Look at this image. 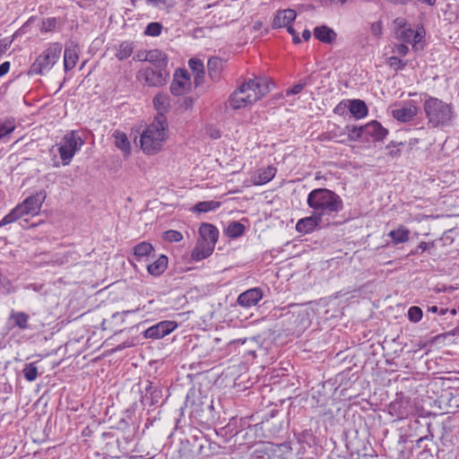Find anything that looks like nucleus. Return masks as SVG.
I'll return each mask as SVG.
<instances>
[{
	"label": "nucleus",
	"instance_id": "51",
	"mask_svg": "<svg viewBox=\"0 0 459 459\" xmlns=\"http://www.w3.org/2000/svg\"><path fill=\"white\" fill-rule=\"evenodd\" d=\"M57 20L56 17H48L42 21L41 32H49L56 29Z\"/></svg>",
	"mask_w": 459,
	"mask_h": 459
},
{
	"label": "nucleus",
	"instance_id": "29",
	"mask_svg": "<svg viewBox=\"0 0 459 459\" xmlns=\"http://www.w3.org/2000/svg\"><path fill=\"white\" fill-rule=\"evenodd\" d=\"M314 36L323 43L332 44L336 39L337 34L330 27L322 25L314 29Z\"/></svg>",
	"mask_w": 459,
	"mask_h": 459
},
{
	"label": "nucleus",
	"instance_id": "48",
	"mask_svg": "<svg viewBox=\"0 0 459 459\" xmlns=\"http://www.w3.org/2000/svg\"><path fill=\"white\" fill-rule=\"evenodd\" d=\"M344 136H345V133L342 132V130H339V128H337L335 130H331V131L322 134L321 139L327 140V141L335 140L336 142H338V140L342 139L341 137H344Z\"/></svg>",
	"mask_w": 459,
	"mask_h": 459
},
{
	"label": "nucleus",
	"instance_id": "47",
	"mask_svg": "<svg viewBox=\"0 0 459 459\" xmlns=\"http://www.w3.org/2000/svg\"><path fill=\"white\" fill-rule=\"evenodd\" d=\"M408 319L412 323H418L422 319L423 312L420 307L412 306L407 313Z\"/></svg>",
	"mask_w": 459,
	"mask_h": 459
},
{
	"label": "nucleus",
	"instance_id": "8",
	"mask_svg": "<svg viewBox=\"0 0 459 459\" xmlns=\"http://www.w3.org/2000/svg\"><path fill=\"white\" fill-rule=\"evenodd\" d=\"M82 144V139L76 135L74 131L65 135L64 143L58 147V152L63 165L66 166L71 162L74 155L80 150Z\"/></svg>",
	"mask_w": 459,
	"mask_h": 459
},
{
	"label": "nucleus",
	"instance_id": "35",
	"mask_svg": "<svg viewBox=\"0 0 459 459\" xmlns=\"http://www.w3.org/2000/svg\"><path fill=\"white\" fill-rule=\"evenodd\" d=\"M342 132L345 133L346 138L338 140V143H345L347 141H359L364 138L363 126H346Z\"/></svg>",
	"mask_w": 459,
	"mask_h": 459
},
{
	"label": "nucleus",
	"instance_id": "19",
	"mask_svg": "<svg viewBox=\"0 0 459 459\" xmlns=\"http://www.w3.org/2000/svg\"><path fill=\"white\" fill-rule=\"evenodd\" d=\"M308 312L307 310H299L298 312H290L286 315L287 320L292 325L289 331L293 333H300L309 325Z\"/></svg>",
	"mask_w": 459,
	"mask_h": 459
},
{
	"label": "nucleus",
	"instance_id": "44",
	"mask_svg": "<svg viewBox=\"0 0 459 459\" xmlns=\"http://www.w3.org/2000/svg\"><path fill=\"white\" fill-rule=\"evenodd\" d=\"M24 378L29 381H34L38 377V368L35 362H30L25 364L24 368L22 369Z\"/></svg>",
	"mask_w": 459,
	"mask_h": 459
},
{
	"label": "nucleus",
	"instance_id": "17",
	"mask_svg": "<svg viewBox=\"0 0 459 459\" xmlns=\"http://www.w3.org/2000/svg\"><path fill=\"white\" fill-rule=\"evenodd\" d=\"M364 139L373 143L383 142L389 134L388 129L385 128L380 122L372 120L363 126Z\"/></svg>",
	"mask_w": 459,
	"mask_h": 459
},
{
	"label": "nucleus",
	"instance_id": "50",
	"mask_svg": "<svg viewBox=\"0 0 459 459\" xmlns=\"http://www.w3.org/2000/svg\"><path fill=\"white\" fill-rule=\"evenodd\" d=\"M403 143H394L391 142L386 145V149L388 150L387 155L391 158H396L401 156V146H403Z\"/></svg>",
	"mask_w": 459,
	"mask_h": 459
},
{
	"label": "nucleus",
	"instance_id": "22",
	"mask_svg": "<svg viewBox=\"0 0 459 459\" xmlns=\"http://www.w3.org/2000/svg\"><path fill=\"white\" fill-rule=\"evenodd\" d=\"M79 46L74 41L66 43L64 52V69L68 72L74 68L79 59Z\"/></svg>",
	"mask_w": 459,
	"mask_h": 459
},
{
	"label": "nucleus",
	"instance_id": "55",
	"mask_svg": "<svg viewBox=\"0 0 459 459\" xmlns=\"http://www.w3.org/2000/svg\"><path fill=\"white\" fill-rule=\"evenodd\" d=\"M208 70L217 72L221 66V59L216 56L211 57L207 63Z\"/></svg>",
	"mask_w": 459,
	"mask_h": 459
},
{
	"label": "nucleus",
	"instance_id": "42",
	"mask_svg": "<svg viewBox=\"0 0 459 459\" xmlns=\"http://www.w3.org/2000/svg\"><path fill=\"white\" fill-rule=\"evenodd\" d=\"M246 230V227L239 221H230L225 230V234L230 238L241 237Z\"/></svg>",
	"mask_w": 459,
	"mask_h": 459
},
{
	"label": "nucleus",
	"instance_id": "4",
	"mask_svg": "<svg viewBox=\"0 0 459 459\" xmlns=\"http://www.w3.org/2000/svg\"><path fill=\"white\" fill-rule=\"evenodd\" d=\"M268 92V85L262 78L249 79L238 86L229 97V105L233 109H239L252 105Z\"/></svg>",
	"mask_w": 459,
	"mask_h": 459
},
{
	"label": "nucleus",
	"instance_id": "3",
	"mask_svg": "<svg viewBox=\"0 0 459 459\" xmlns=\"http://www.w3.org/2000/svg\"><path fill=\"white\" fill-rule=\"evenodd\" d=\"M307 206L320 216L337 214L343 210V201L334 191L315 188L307 198Z\"/></svg>",
	"mask_w": 459,
	"mask_h": 459
},
{
	"label": "nucleus",
	"instance_id": "15",
	"mask_svg": "<svg viewBox=\"0 0 459 459\" xmlns=\"http://www.w3.org/2000/svg\"><path fill=\"white\" fill-rule=\"evenodd\" d=\"M409 437H422L423 436L434 437L435 429L430 420L426 417L414 418L408 425Z\"/></svg>",
	"mask_w": 459,
	"mask_h": 459
},
{
	"label": "nucleus",
	"instance_id": "27",
	"mask_svg": "<svg viewBox=\"0 0 459 459\" xmlns=\"http://www.w3.org/2000/svg\"><path fill=\"white\" fill-rule=\"evenodd\" d=\"M418 113V108L416 106L410 103L409 106L403 107L401 108L394 109L392 111V115L394 118L400 122H409L411 121L414 117H416Z\"/></svg>",
	"mask_w": 459,
	"mask_h": 459
},
{
	"label": "nucleus",
	"instance_id": "16",
	"mask_svg": "<svg viewBox=\"0 0 459 459\" xmlns=\"http://www.w3.org/2000/svg\"><path fill=\"white\" fill-rule=\"evenodd\" d=\"M178 326L176 321L164 320L150 326L143 332V336L147 339H161L172 333Z\"/></svg>",
	"mask_w": 459,
	"mask_h": 459
},
{
	"label": "nucleus",
	"instance_id": "61",
	"mask_svg": "<svg viewBox=\"0 0 459 459\" xmlns=\"http://www.w3.org/2000/svg\"><path fill=\"white\" fill-rule=\"evenodd\" d=\"M393 52H395L398 55L404 56L409 53V48L405 44H399L395 47Z\"/></svg>",
	"mask_w": 459,
	"mask_h": 459
},
{
	"label": "nucleus",
	"instance_id": "25",
	"mask_svg": "<svg viewBox=\"0 0 459 459\" xmlns=\"http://www.w3.org/2000/svg\"><path fill=\"white\" fill-rule=\"evenodd\" d=\"M297 13L293 9L278 11L273 20V28H283L291 26L290 23L296 19Z\"/></svg>",
	"mask_w": 459,
	"mask_h": 459
},
{
	"label": "nucleus",
	"instance_id": "46",
	"mask_svg": "<svg viewBox=\"0 0 459 459\" xmlns=\"http://www.w3.org/2000/svg\"><path fill=\"white\" fill-rule=\"evenodd\" d=\"M162 28L163 26L160 22H150L145 28L144 34L147 36L157 37L160 35Z\"/></svg>",
	"mask_w": 459,
	"mask_h": 459
},
{
	"label": "nucleus",
	"instance_id": "2",
	"mask_svg": "<svg viewBox=\"0 0 459 459\" xmlns=\"http://www.w3.org/2000/svg\"><path fill=\"white\" fill-rule=\"evenodd\" d=\"M422 95L424 96L423 110L429 127L450 126L456 117L452 103L445 102L441 99L430 96L428 93Z\"/></svg>",
	"mask_w": 459,
	"mask_h": 459
},
{
	"label": "nucleus",
	"instance_id": "43",
	"mask_svg": "<svg viewBox=\"0 0 459 459\" xmlns=\"http://www.w3.org/2000/svg\"><path fill=\"white\" fill-rule=\"evenodd\" d=\"M21 209V207H18V205H16L13 210H11V212L0 221V228L7 224L13 223L19 220L20 218H22V216H24Z\"/></svg>",
	"mask_w": 459,
	"mask_h": 459
},
{
	"label": "nucleus",
	"instance_id": "56",
	"mask_svg": "<svg viewBox=\"0 0 459 459\" xmlns=\"http://www.w3.org/2000/svg\"><path fill=\"white\" fill-rule=\"evenodd\" d=\"M188 64L195 74L204 70V64L200 59L191 58Z\"/></svg>",
	"mask_w": 459,
	"mask_h": 459
},
{
	"label": "nucleus",
	"instance_id": "53",
	"mask_svg": "<svg viewBox=\"0 0 459 459\" xmlns=\"http://www.w3.org/2000/svg\"><path fill=\"white\" fill-rule=\"evenodd\" d=\"M276 169L268 167L264 172L259 174V184H265L271 181L275 176Z\"/></svg>",
	"mask_w": 459,
	"mask_h": 459
},
{
	"label": "nucleus",
	"instance_id": "57",
	"mask_svg": "<svg viewBox=\"0 0 459 459\" xmlns=\"http://www.w3.org/2000/svg\"><path fill=\"white\" fill-rule=\"evenodd\" d=\"M412 35H414V30L408 28L401 31L400 39L404 42L411 43L412 40Z\"/></svg>",
	"mask_w": 459,
	"mask_h": 459
},
{
	"label": "nucleus",
	"instance_id": "5",
	"mask_svg": "<svg viewBox=\"0 0 459 459\" xmlns=\"http://www.w3.org/2000/svg\"><path fill=\"white\" fill-rule=\"evenodd\" d=\"M168 132L167 117L161 115L155 117L153 122L141 134L140 146L143 152L148 155L159 152L168 137Z\"/></svg>",
	"mask_w": 459,
	"mask_h": 459
},
{
	"label": "nucleus",
	"instance_id": "38",
	"mask_svg": "<svg viewBox=\"0 0 459 459\" xmlns=\"http://www.w3.org/2000/svg\"><path fill=\"white\" fill-rule=\"evenodd\" d=\"M169 96L166 94L159 93L155 95L152 100L154 108L157 110V115L155 117H159L160 115L166 117L165 113L169 110Z\"/></svg>",
	"mask_w": 459,
	"mask_h": 459
},
{
	"label": "nucleus",
	"instance_id": "7",
	"mask_svg": "<svg viewBox=\"0 0 459 459\" xmlns=\"http://www.w3.org/2000/svg\"><path fill=\"white\" fill-rule=\"evenodd\" d=\"M135 403L123 411V415L117 423V429L122 432V440L129 444L134 440L138 426L134 420Z\"/></svg>",
	"mask_w": 459,
	"mask_h": 459
},
{
	"label": "nucleus",
	"instance_id": "64",
	"mask_svg": "<svg viewBox=\"0 0 459 459\" xmlns=\"http://www.w3.org/2000/svg\"><path fill=\"white\" fill-rule=\"evenodd\" d=\"M348 108L347 103L343 100L341 101L333 109V112L337 115H343L346 108Z\"/></svg>",
	"mask_w": 459,
	"mask_h": 459
},
{
	"label": "nucleus",
	"instance_id": "13",
	"mask_svg": "<svg viewBox=\"0 0 459 459\" xmlns=\"http://www.w3.org/2000/svg\"><path fill=\"white\" fill-rule=\"evenodd\" d=\"M163 396L160 383L147 380L144 391H142L141 403L143 406H154L160 403Z\"/></svg>",
	"mask_w": 459,
	"mask_h": 459
},
{
	"label": "nucleus",
	"instance_id": "26",
	"mask_svg": "<svg viewBox=\"0 0 459 459\" xmlns=\"http://www.w3.org/2000/svg\"><path fill=\"white\" fill-rule=\"evenodd\" d=\"M30 316L25 312L12 310L9 316V322L13 328H18L21 331L31 329L29 323Z\"/></svg>",
	"mask_w": 459,
	"mask_h": 459
},
{
	"label": "nucleus",
	"instance_id": "18",
	"mask_svg": "<svg viewBox=\"0 0 459 459\" xmlns=\"http://www.w3.org/2000/svg\"><path fill=\"white\" fill-rule=\"evenodd\" d=\"M190 85V76L186 69H177L170 84V92L174 96H182Z\"/></svg>",
	"mask_w": 459,
	"mask_h": 459
},
{
	"label": "nucleus",
	"instance_id": "30",
	"mask_svg": "<svg viewBox=\"0 0 459 459\" xmlns=\"http://www.w3.org/2000/svg\"><path fill=\"white\" fill-rule=\"evenodd\" d=\"M134 257L137 262L142 261L143 258L151 256L155 258L154 252L155 249L153 246L147 241H143L138 243L134 247Z\"/></svg>",
	"mask_w": 459,
	"mask_h": 459
},
{
	"label": "nucleus",
	"instance_id": "21",
	"mask_svg": "<svg viewBox=\"0 0 459 459\" xmlns=\"http://www.w3.org/2000/svg\"><path fill=\"white\" fill-rule=\"evenodd\" d=\"M323 217L313 212L312 215L302 218L296 224V230L302 234H308L317 229L322 222Z\"/></svg>",
	"mask_w": 459,
	"mask_h": 459
},
{
	"label": "nucleus",
	"instance_id": "6",
	"mask_svg": "<svg viewBox=\"0 0 459 459\" xmlns=\"http://www.w3.org/2000/svg\"><path fill=\"white\" fill-rule=\"evenodd\" d=\"M63 46L59 42H53L36 58L30 65L29 74H44L52 69L54 65L59 60Z\"/></svg>",
	"mask_w": 459,
	"mask_h": 459
},
{
	"label": "nucleus",
	"instance_id": "59",
	"mask_svg": "<svg viewBox=\"0 0 459 459\" xmlns=\"http://www.w3.org/2000/svg\"><path fill=\"white\" fill-rule=\"evenodd\" d=\"M206 134L212 139H219L221 136V131L213 126L206 127Z\"/></svg>",
	"mask_w": 459,
	"mask_h": 459
},
{
	"label": "nucleus",
	"instance_id": "12",
	"mask_svg": "<svg viewBox=\"0 0 459 459\" xmlns=\"http://www.w3.org/2000/svg\"><path fill=\"white\" fill-rule=\"evenodd\" d=\"M268 421L261 422L255 425H248L247 428L237 432V438L240 440V445H247V447L254 446L258 437H264V429L267 426Z\"/></svg>",
	"mask_w": 459,
	"mask_h": 459
},
{
	"label": "nucleus",
	"instance_id": "34",
	"mask_svg": "<svg viewBox=\"0 0 459 459\" xmlns=\"http://www.w3.org/2000/svg\"><path fill=\"white\" fill-rule=\"evenodd\" d=\"M147 61L152 63L156 69H166L168 65V57L166 54L159 49L147 51Z\"/></svg>",
	"mask_w": 459,
	"mask_h": 459
},
{
	"label": "nucleus",
	"instance_id": "9",
	"mask_svg": "<svg viewBox=\"0 0 459 459\" xmlns=\"http://www.w3.org/2000/svg\"><path fill=\"white\" fill-rule=\"evenodd\" d=\"M387 411L395 420H403L413 413L414 406L411 398L399 396L389 403Z\"/></svg>",
	"mask_w": 459,
	"mask_h": 459
},
{
	"label": "nucleus",
	"instance_id": "41",
	"mask_svg": "<svg viewBox=\"0 0 459 459\" xmlns=\"http://www.w3.org/2000/svg\"><path fill=\"white\" fill-rule=\"evenodd\" d=\"M437 428L438 429L437 430L440 434L439 440L443 446L442 450L449 449L454 446V435L452 430L445 427L439 428V426H437Z\"/></svg>",
	"mask_w": 459,
	"mask_h": 459
},
{
	"label": "nucleus",
	"instance_id": "37",
	"mask_svg": "<svg viewBox=\"0 0 459 459\" xmlns=\"http://www.w3.org/2000/svg\"><path fill=\"white\" fill-rule=\"evenodd\" d=\"M113 136L116 147L121 150L126 156H128L131 153V143L127 135L123 132L115 131Z\"/></svg>",
	"mask_w": 459,
	"mask_h": 459
},
{
	"label": "nucleus",
	"instance_id": "60",
	"mask_svg": "<svg viewBox=\"0 0 459 459\" xmlns=\"http://www.w3.org/2000/svg\"><path fill=\"white\" fill-rule=\"evenodd\" d=\"M305 87L302 85V83L299 81V83L295 84L292 88L286 90V95L290 96V95L299 94V92H301V91Z\"/></svg>",
	"mask_w": 459,
	"mask_h": 459
},
{
	"label": "nucleus",
	"instance_id": "14",
	"mask_svg": "<svg viewBox=\"0 0 459 459\" xmlns=\"http://www.w3.org/2000/svg\"><path fill=\"white\" fill-rule=\"evenodd\" d=\"M46 191L39 190L25 198L22 204H18V207L22 208L21 210L23 215L35 216L39 214L40 208L46 200Z\"/></svg>",
	"mask_w": 459,
	"mask_h": 459
},
{
	"label": "nucleus",
	"instance_id": "54",
	"mask_svg": "<svg viewBox=\"0 0 459 459\" xmlns=\"http://www.w3.org/2000/svg\"><path fill=\"white\" fill-rule=\"evenodd\" d=\"M163 238L169 242H178L183 238V235L178 230H169L164 232Z\"/></svg>",
	"mask_w": 459,
	"mask_h": 459
},
{
	"label": "nucleus",
	"instance_id": "40",
	"mask_svg": "<svg viewBox=\"0 0 459 459\" xmlns=\"http://www.w3.org/2000/svg\"><path fill=\"white\" fill-rule=\"evenodd\" d=\"M221 205V203L219 201H202L196 203L193 208L192 212L201 213V212H208L211 211H215L218 208H220Z\"/></svg>",
	"mask_w": 459,
	"mask_h": 459
},
{
	"label": "nucleus",
	"instance_id": "31",
	"mask_svg": "<svg viewBox=\"0 0 459 459\" xmlns=\"http://www.w3.org/2000/svg\"><path fill=\"white\" fill-rule=\"evenodd\" d=\"M411 231L403 225H399L397 229L388 232L387 236L391 238L393 245L403 244L409 241Z\"/></svg>",
	"mask_w": 459,
	"mask_h": 459
},
{
	"label": "nucleus",
	"instance_id": "36",
	"mask_svg": "<svg viewBox=\"0 0 459 459\" xmlns=\"http://www.w3.org/2000/svg\"><path fill=\"white\" fill-rule=\"evenodd\" d=\"M134 49V44L133 41L126 40L122 41L117 47H116L115 56L119 61L127 59L133 54Z\"/></svg>",
	"mask_w": 459,
	"mask_h": 459
},
{
	"label": "nucleus",
	"instance_id": "33",
	"mask_svg": "<svg viewBox=\"0 0 459 459\" xmlns=\"http://www.w3.org/2000/svg\"><path fill=\"white\" fill-rule=\"evenodd\" d=\"M348 102L349 110L356 119H361L368 116V108L364 100H351Z\"/></svg>",
	"mask_w": 459,
	"mask_h": 459
},
{
	"label": "nucleus",
	"instance_id": "39",
	"mask_svg": "<svg viewBox=\"0 0 459 459\" xmlns=\"http://www.w3.org/2000/svg\"><path fill=\"white\" fill-rule=\"evenodd\" d=\"M295 437L298 444L302 446L301 449H305V446H312L315 444V436L311 429H303L299 432H295Z\"/></svg>",
	"mask_w": 459,
	"mask_h": 459
},
{
	"label": "nucleus",
	"instance_id": "58",
	"mask_svg": "<svg viewBox=\"0 0 459 459\" xmlns=\"http://www.w3.org/2000/svg\"><path fill=\"white\" fill-rule=\"evenodd\" d=\"M12 43L13 39L10 38L0 39V56L10 48Z\"/></svg>",
	"mask_w": 459,
	"mask_h": 459
},
{
	"label": "nucleus",
	"instance_id": "62",
	"mask_svg": "<svg viewBox=\"0 0 459 459\" xmlns=\"http://www.w3.org/2000/svg\"><path fill=\"white\" fill-rule=\"evenodd\" d=\"M287 31L292 36V41L294 44H299L301 42L296 30L292 26H287Z\"/></svg>",
	"mask_w": 459,
	"mask_h": 459
},
{
	"label": "nucleus",
	"instance_id": "49",
	"mask_svg": "<svg viewBox=\"0 0 459 459\" xmlns=\"http://www.w3.org/2000/svg\"><path fill=\"white\" fill-rule=\"evenodd\" d=\"M15 129V125L12 120L0 122V139L13 133Z\"/></svg>",
	"mask_w": 459,
	"mask_h": 459
},
{
	"label": "nucleus",
	"instance_id": "23",
	"mask_svg": "<svg viewBox=\"0 0 459 459\" xmlns=\"http://www.w3.org/2000/svg\"><path fill=\"white\" fill-rule=\"evenodd\" d=\"M199 235L201 238L199 240L201 242H205L206 245L215 247L219 238V230L214 225L204 222L200 225Z\"/></svg>",
	"mask_w": 459,
	"mask_h": 459
},
{
	"label": "nucleus",
	"instance_id": "45",
	"mask_svg": "<svg viewBox=\"0 0 459 459\" xmlns=\"http://www.w3.org/2000/svg\"><path fill=\"white\" fill-rule=\"evenodd\" d=\"M407 61L403 60L396 56H392L386 59V64L395 72L403 70L407 65Z\"/></svg>",
	"mask_w": 459,
	"mask_h": 459
},
{
	"label": "nucleus",
	"instance_id": "24",
	"mask_svg": "<svg viewBox=\"0 0 459 459\" xmlns=\"http://www.w3.org/2000/svg\"><path fill=\"white\" fill-rule=\"evenodd\" d=\"M252 456L256 459H272L276 454L275 444L259 441L254 446Z\"/></svg>",
	"mask_w": 459,
	"mask_h": 459
},
{
	"label": "nucleus",
	"instance_id": "63",
	"mask_svg": "<svg viewBox=\"0 0 459 459\" xmlns=\"http://www.w3.org/2000/svg\"><path fill=\"white\" fill-rule=\"evenodd\" d=\"M371 32L373 35L378 37L382 33L381 22H373L371 24Z\"/></svg>",
	"mask_w": 459,
	"mask_h": 459
},
{
	"label": "nucleus",
	"instance_id": "10",
	"mask_svg": "<svg viewBox=\"0 0 459 459\" xmlns=\"http://www.w3.org/2000/svg\"><path fill=\"white\" fill-rule=\"evenodd\" d=\"M169 73L165 69L146 67L137 74V79L151 87L162 86L166 83Z\"/></svg>",
	"mask_w": 459,
	"mask_h": 459
},
{
	"label": "nucleus",
	"instance_id": "52",
	"mask_svg": "<svg viewBox=\"0 0 459 459\" xmlns=\"http://www.w3.org/2000/svg\"><path fill=\"white\" fill-rule=\"evenodd\" d=\"M430 247H434V242L421 241L414 249L411 250L408 256L417 255L429 250Z\"/></svg>",
	"mask_w": 459,
	"mask_h": 459
},
{
	"label": "nucleus",
	"instance_id": "20",
	"mask_svg": "<svg viewBox=\"0 0 459 459\" xmlns=\"http://www.w3.org/2000/svg\"><path fill=\"white\" fill-rule=\"evenodd\" d=\"M263 297L262 289L258 287L251 288L238 295L237 303L244 308H249L256 306Z\"/></svg>",
	"mask_w": 459,
	"mask_h": 459
},
{
	"label": "nucleus",
	"instance_id": "1",
	"mask_svg": "<svg viewBox=\"0 0 459 459\" xmlns=\"http://www.w3.org/2000/svg\"><path fill=\"white\" fill-rule=\"evenodd\" d=\"M185 406L190 408L189 416L201 425L210 426L219 418L214 410L213 399L203 395L200 390L190 388L185 398Z\"/></svg>",
	"mask_w": 459,
	"mask_h": 459
},
{
	"label": "nucleus",
	"instance_id": "11",
	"mask_svg": "<svg viewBox=\"0 0 459 459\" xmlns=\"http://www.w3.org/2000/svg\"><path fill=\"white\" fill-rule=\"evenodd\" d=\"M432 438L431 436L417 438L416 444L411 447V453L415 454L418 459L432 458L440 450Z\"/></svg>",
	"mask_w": 459,
	"mask_h": 459
},
{
	"label": "nucleus",
	"instance_id": "32",
	"mask_svg": "<svg viewBox=\"0 0 459 459\" xmlns=\"http://www.w3.org/2000/svg\"><path fill=\"white\" fill-rule=\"evenodd\" d=\"M214 250V247L206 245L205 242L197 241L195 248L192 251L191 258L194 261H201L210 256Z\"/></svg>",
	"mask_w": 459,
	"mask_h": 459
},
{
	"label": "nucleus",
	"instance_id": "28",
	"mask_svg": "<svg viewBox=\"0 0 459 459\" xmlns=\"http://www.w3.org/2000/svg\"><path fill=\"white\" fill-rule=\"evenodd\" d=\"M168 264L167 255H160L152 263L147 265V272L152 276L159 277L166 271Z\"/></svg>",
	"mask_w": 459,
	"mask_h": 459
}]
</instances>
